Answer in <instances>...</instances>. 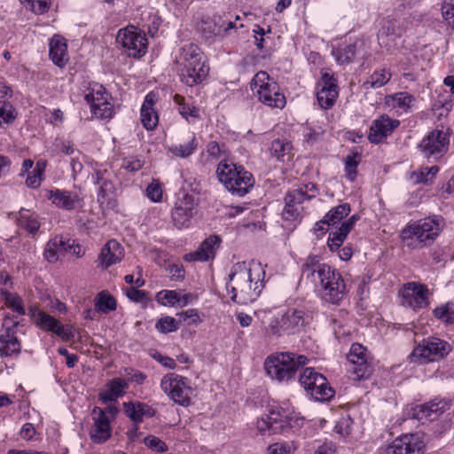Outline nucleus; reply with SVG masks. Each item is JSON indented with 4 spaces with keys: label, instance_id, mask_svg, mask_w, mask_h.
Instances as JSON below:
<instances>
[{
    "label": "nucleus",
    "instance_id": "f257e3e1",
    "mask_svg": "<svg viewBox=\"0 0 454 454\" xmlns=\"http://www.w3.org/2000/svg\"><path fill=\"white\" fill-rule=\"evenodd\" d=\"M264 274L260 264L249 267L245 262L235 263L226 286L231 301L241 305L254 301L263 288Z\"/></svg>",
    "mask_w": 454,
    "mask_h": 454
},
{
    "label": "nucleus",
    "instance_id": "f03ea898",
    "mask_svg": "<svg viewBox=\"0 0 454 454\" xmlns=\"http://www.w3.org/2000/svg\"><path fill=\"white\" fill-rule=\"evenodd\" d=\"M302 277L314 283H319L323 298L333 304L339 303L346 293V285L339 271L325 263H320L319 257H307L301 267Z\"/></svg>",
    "mask_w": 454,
    "mask_h": 454
},
{
    "label": "nucleus",
    "instance_id": "7ed1b4c3",
    "mask_svg": "<svg viewBox=\"0 0 454 454\" xmlns=\"http://www.w3.org/2000/svg\"><path fill=\"white\" fill-rule=\"evenodd\" d=\"M175 61L180 80L187 86L201 83L208 74L209 67L206 64L204 54L194 43L180 47Z\"/></svg>",
    "mask_w": 454,
    "mask_h": 454
},
{
    "label": "nucleus",
    "instance_id": "20e7f679",
    "mask_svg": "<svg viewBox=\"0 0 454 454\" xmlns=\"http://www.w3.org/2000/svg\"><path fill=\"white\" fill-rule=\"evenodd\" d=\"M309 359L294 352H275L264 361L267 375L278 382H289L295 378L298 370L308 364Z\"/></svg>",
    "mask_w": 454,
    "mask_h": 454
},
{
    "label": "nucleus",
    "instance_id": "39448f33",
    "mask_svg": "<svg viewBox=\"0 0 454 454\" xmlns=\"http://www.w3.org/2000/svg\"><path fill=\"white\" fill-rule=\"evenodd\" d=\"M442 223V218L437 215L415 221L403 229L402 241L406 247L413 249L427 247L438 237Z\"/></svg>",
    "mask_w": 454,
    "mask_h": 454
},
{
    "label": "nucleus",
    "instance_id": "423d86ee",
    "mask_svg": "<svg viewBox=\"0 0 454 454\" xmlns=\"http://www.w3.org/2000/svg\"><path fill=\"white\" fill-rule=\"evenodd\" d=\"M216 175L224 187L239 197L245 196L254 184L250 172L247 171L243 166L237 165L226 158L219 162Z\"/></svg>",
    "mask_w": 454,
    "mask_h": 454
},
{
    "label": "nucleus",
    "instance_id": "0eeeda50",
    "mask_svg": "<svg viewBox=\"0 0 454 454\" xmlns=\"http://www.w3.org/2000/svg\"><path fill=\"white\" fill-rule=\"evenodd\" d=\"M250 87L254 96L265 106L278 109L285 107L286 97L278 82L267 72L256 73L250 82Z\"/></svg>",
    "mask_w": 454,
    "mask_h": 454
},
{
    "label": "nucleus",
    "instance_id": "6e6552de",
    "mask_svg": "<svg viewBox=\"0 0 454 454\" xmlns=\"http://www.w3.org/2000/svg\"><path fill=\"white\" fill-rule=\"evenodd\" d=\"M308 317L303 307L288 308L281 317L270 320L267 332L278 337L283 334H294L305 325Z\"/></svg>",
    "mask_w": 454,
    "mask_h": 454
},
{
    "label": "nucleus",
    "instance_id": "1a4fd4ad",
    "mask_svg": "<svg viewBox=\"0 0 454 454\" xmlns=\"http://www.w3.org/2000/svg\"><path fill=\"white\" fill-rule=\"evenodd\" d=\"M84 100L90 106L92 116L97 119L105 120L111 119L114 114L112 97L103 87L98 82H91L84 90Z\"/></svg>",
    "mask_w": 454,
    "mask_h": 454
},
{
    "label": "nucleus",
    "instance_id": "9d476101",
    "mask_svg": "<svg viewBox=\"0 0 454 454\" xmlns=\"http://www.w3.org/2000/svg\"><path fill=\"white\" fill-rule=\"evenodd\" d=\"M317 194V186L309 183L299 188L289 191L285 197V208L283 215L286 220H295L301 216L303 203L315 198Z\"/></svg>",
    "mask_w": 454,
    "mask_h": 454
},
{
    "label": "nucleus",
    "instance_id": "9b49d317",
    "mask_svg": "<svg viewBox=\"0 0 454 454\" xmlns=\"http://www.w3.org/2000/svg\"><path fill=\"white\" fill-rule=\"evenodd\" d=\"M299 381L303 388L317 401H326L334 395L326 378L311 367L305 368Z\"/></svg>",
    "mask_w": 454,
    "mask_h": 454
},
{
    "label": "nucleus",
    "instance_id": "f8f14e48",
    "mask_svg": "<svg viewBox=\"0 0 454 454\" xmlns=\"http://www.w3.org/2000/svg\"><path fill=\"white\" fill-rule=\"evenodd\" d=\"M451 351V345L439 338H427L416 346L411 354L414 362L427 363L447 356Z\"/></svg>",
    "mask_w": 454,
    "mask_h": 454
},
{
    "label": "nucleus",
    "instance_id": "ddd939ff",
    "mask_svg": "<svg viewBox=\"0 0 454 454\" xmlns=\"http://www.w3.org/2000/svg\"><path fill=\"white\" fill-rule=\"evenodd\" d=\"M160 387L175 403L183 406L190 404L192 388L187 378L168 373L162 378Z\"/></svg>",
    "mask_w": 454,
    "mask_h": 454
},
{
    "label": "nucleus",
    "instance_id": "4468645a",
    "mask_svg": "<svg viewBox=\"0 0 454 454\" xmlns=\"http://www.w3.org/2000/svg\"><path fill=\"white\" fill-rule=\"evenodd\" d=\"M401 304L414 311L426 309L429 305L430 291L419 282H408L399 291Z\"/></svg>",
    "mask_w": 454,
    "mask_h": 454
},
{
    "label": "nucleus",
    "instance_id": "2eb2a0df",
    "mask_svg": "<svg viewBox=\"0 0 454 454\" xmlns=\"http://www.w3.org/2000/svg\"><path fill=\"white\" fill-rule=\"evenodd\" d=\"M449 144L448 131L434 129L421 140L419 147L424 157L437 160L448 152Z\"/></svg>",
    "mask_w": 454,
    "mask_h": 454
},
{
    "label": "nucleus",
    "instance_id": "dca6fc26",
    "mask_svg": "<svg viewBox=\"0 0 454 454\" xmlns=\"http://www.w3.org/2000/svg\"><path fill=\"white\" fill-rule=\"evenodd\" d=\"M116 41L126 49L129 57L139 58L146 52L147 38L144 33L133 26L119 30Z\"/></svg>",
    "mask_w": 454,
    "mask_h": 454
},
{
    "label": "nucleus",
    "instance_id": "f3484780",
    "mask_svg": "<svg viewBox=\"0 0 454 454\" xmlns=\"http://www.w3.org/2000/svg\"><path fill=\"white\" fill-rule=\"evenodd\" d=\"M197 203L194 196L189 193H179L171 210L174 225L178 228H187L196 213Z\"/></svg>",
    "mask_w": 454,
    "mask_h": 454
},
{
    "label": "nucleus",
    "instance_id": "a211bd4d",
    "mask_svg": "<svg viewBox=\"0 0 454 454\" xmlns=\"http://www.w3.org/2000/svg\"><path fill=\"white\" fill-rule=\"evenodd\" d=\"M29 315L35 324L41 329L52 332L65 340H69L74 337V329L72 326L63 325L59 320L40 309L36 307L30 308Z\"/></svg>",
    "mask_w": 454,
    "mask_h": 454
},
{
    "label": "nucleus",
    "instance_id": "6ab92c4d",
    "mask_svg": "<svg viewBox=\"0 0 454 454\" xmlns=\"http://www.w3.org/2000/svg\"><path fill=\"white\" fill-rule=\"evenodd\" d=\"M288 426L287 414L280 407H272L268 414L262 416L256 423L262 434H281Z\"/></svg>",
    "mask_w": 454,
    "mask_h": 454
},
{
    "label": "nucleus",
    "instance_id": "aec40b11",
    "mask_svg": "<svg viewBox=\"0 0 454 454\" xmlns=\"http://www.w3.org/2000/svg\"><path fill=\"white\" fill-rule=\"evenodd\" d=\"M403 28L401 21L395 19H385L378 33V41L380 47L393 51L401 43Z\"/></svg>",
    "mask_w": 454,
    "mask_h": 454
},
{
    "label": "nucleus",
    "instance_id": "412c9836",
    "mask_svg": "<svg viewBox=\"0 0 454 454\" xmlns=\"http://www.w3.org/2000/svg\"><path fill=\"white\" fill-rule=\"evenodd\" d=\"M425 442L418 434H404L394 440L384 450L385 454H423Z\"/></svg>",
    "mask_w": 454,
    "mask_h": 454
},
{
    "label": "nucleus",
    "instance_id": "4be33fe9",
    "mask_svg": "<svg viewBox=\"0 0 454 454\" xmlns=\"http://www.w3.org/2000/svg\"><path fill=\"white\" fill-rule=\"evenodd\" d=\"M111 173L106 169H98L92 175L93 182L98 185V201L102 207L114 206V187L110 180Z\"/></svg>",
    "mask_w": 454,
    "mask_h": 454
},
{
    "label": "nucleus",
    "instance_id": "5701e85b",
    "mask_svg": "<svg viewBox=\"0 0 454 454\" xmlns=\"http://www.w3.org/2000/svg\"><path fill=\"white\" fill-rule=\"evenodd\" d=\"M317 98L320 106L323 109L331 108L339 95L338 86L333 76L326 73L324 74L321 80L317 82Z\"/></svg>",
    "mask_w": 454,
    "mask_h": 454
},
{
    "label": "nucleus",
    "instance_id": "b1692460",
    "mask_svg": "<svg viewBox=\"0 0 454 454\" xmlns=\"http://www.w3.org/2000/svg\"><path fill=\"white\" fill-rule=\"evenodd\" d=\"M222 239L217 235H211L207 238L200 247L192 253L184 255L185 262H207L215 258L216 251L219 249Z\"/></svg>",
    "mask_w": 454,
    "mask_h": 454
},
{
    "label": "nucleus",
    "instance_id": "393cba45",
    "mask_svg": "<svg viewBox=\"0 0 454 454\" xmlns=\"http://www.w3.org/2000/svg\"><path fill=\"white\" fill-rule=\"evenodd\" d=\"M399 125L400 121L398 120L390 118L387 114H382L373 121L370 128L368 139L372 143L379 144L388 137Z\"/></svg>",
    "mask_w": 454,
    "mask_h": 454
},
{
    "label": "nucleus",
    "instance_id": "a878e982",
    "mask_svg": "<svg viewBox=\"0 0 454 454\" xmlns=\"http://www.w3.org/2000/svg\"><path fill=\"white\" fill-rule=\"evenodd\" d=\"M348 360L355 365L354 373L356 379H366L372 372V367L368 364V356L366 348L359 343L352 344L348 354Z\"/></svg>",
    "mask_w": 454,
    "mask_h": 454
},
{
    "label": "nucleus",
    "instance_id": "bb28decb",
    "mask_svg": "<svg viewBox=\"0 0 454 454\" xmlns=\"http://www.w3.org/2000/svg\"><path fill=\"white\" fill-rule=\"evenodd\" d=\"M94 424L90 430V438L95 443H102L110 438L112 429L106 411L95 407L92 411Z\"/></svg>",
    "mask_w": 454,
    "mask_h": 454
},
{
    "label": "nucleus",
    "instance_id": "cd10ccee",
    "mask_svg": "<svg viewBox=\"0 0 454 454\" xmlns=\"http://www.w3.org/2000/svg\"><path fill=\"white\" fill-rule=\"evenodd\" d=\"M366 54V43L362 39H356L353 43L333 50V55L340 65L348 64L352 62L356 56L361 55L364 57Z\"/></svg>",
    "mask_w": 454,
    "mask_h": 454
},
{
    "label": "nucleus",
    "instance_id": "c85d7f7f",
    "mask_svg": "<svg viewBox=\"0 0 454 454\" xmlns=\"http://www.w3.org/2000/svg\"><path fill=\"white\" fill-rule=\"evenodd\" d=\"M447 409V403L443 401H431L429 403L417 405L412 409V418L422 421H433L442 414Z\"/></svg>",
    "mask_w": 454,
    "mask_h": 454
},
{
    "label": "nucleus",
    "instance_id": "c756f323",
    "mask_svg": "<svg viewBox=\"0 0 454 454\" xmlns=\"http://www.w3.org/2000/svg\"><path fill=\"white\" fill-rule=\"evenodd\" d=\"M45 197L57 207L65 210H73L80 201L76 192L59 189L46 190Z\"/></svg>",
    "mask_w": 454,
    "mask_h": 454
},
{
    "label": "nucleus",
    "instance_id": "7c9ffc66",
    "mask_svg": "<svg viewBox=\"0 0 454 454\" xmlns=\"http://www.w3.org/2000/svg\"><path fill=\"white\" fill-rule=\"evenodd\" d=\"M123 257L124 250L121 244L115 239H111L101 248L98 260L103 269H107L121 262Z\"/></svg>",
    "mask_w": 454,
    "mask_h": 454
},
{
    "label": "nucleus",
    "instance_id": "2f4dec72",
    "mask_svg": "<svg viewBox=\"0 0 454 454\" xmlns=\"http://www.w3.org/2000/svg\"><path fill=\"white\" fill-rule=\"evenodd\" d=\"M124 412L134 423H141L145 418H152L155 411L150 405L141 402L123 403Z\"/></svg>",
    "mask_w": 454,
    "mask_h": 454
},
{
    "label": "nucleus",
    "instance_id": "473e14b6",
    "mask_svg": "<svg viewBox=\"0 0 454 454\" xmlns=\"http://www.w3.org/2000/svg\"><path fill=\"white\" fill-rule=\"evenodd\" d=\"M358 219L359 216L357 215H353L347 221L343 222L337 231L330 233L327 245L331 251L338 250L340 247Z\"/></svg>",
    "mask_w": 454,
    "mask_h": 454
},
{
    "label": "nucleus",
    "instance_id": "72a5a7b5",
    "mask_svg": "<svg viewBox=\"0 0 454 454\" xmlns=\"http://www.w3.org/2000/svg\"><path fill=\"white\" fill-rule=\"evenodd\" d=\"M155 101V94L150 92L146 95L141 107V122L148 130H153L157 126L159 121L158 114L153 108Z\"/></svg>",
    "mask_w": 454,
    "mask_h": 454
},
{
    "label": "nucleus",
    "instance_id": "f704fd0d",
    "mask_svg": "<svg viewBox=\"0 0 454 454\" xmlns=\"http://www.w3.org/2000/svg\"><path fill=\"white\" fill-rule=\"evenodd\" d=\"M127 388L128 383L125 380L115 378L110 380L100 391L99 399L103 403L115 401L125 394Z\"/></svg>",
    "mask_w": 454,
    "mask_h": 454
},
{
    "label": "nucleus",
    "instance_id": "c9c22d12",
    "mask_svg": "<svg viewBox=\"0 0 454 454\" xmlns=\"http://www.w3.org/2000/svg\"><path fill=\"white\" fill-rule=\"evenodd\" d=\"M49 46L50 58L53 63L60 67H64L68 59L65 38L56 35L51 38Z\"/></svg>",
    "mask_w": 454,
    "mask_h": 454
},
{
    "label": "nucleus",
    "instance_id": "e433bc0d",
    "mask_svg": "<svg viewBox=\"0 0 454 454\" xmlns=\"http://www.w3.org/2000/svg\"><path fill=\"white\" fill-rule=\"evenodd\" d=\"M391 77L392 74L389 69H377L364 82L363 87L365 90L381 88L390 81Z\"/></svg>",
    "mask_w": 454,
    "mask_h": 454
},
{
    "label": "nucleus",
    "instance_id": "4c0bfd02",
    "mask_svg": "<svg viewBox=\"0 0 454 454\" xmlns=\"http://www.w3.org/2000/svg\"><path fill=\"white\" fill-rule=\"evenodd\" d=\"M64 239L55 237L49 240L44 248V258L49 262H55L59 260V254L64 252Z\"/></svg>",
    "mask_w": 454,
    "mask_h": 454
},
{
    "label": "nucleus",
    "instance_id": "58836bf2",
    "mask_svg": "<svg viewBox=\"0 0 454 454\" xmlns=\"http://www.w3.org/2000/svg\"><path fill=\"white\" fill-rule=\"evenodd\" d=\"M116 307V300L106 291L100 292L95 297V309L98 312L107 314L115 310Z\"/></svg>",
    "mask_w": 454,
    "mask_h": 454
},
{
    "label": "nucleus",
    "instance_id": "ea45409f",
    "mask_svg": "<svg viewBox=\"0 0 454 454\" xmlns=\"http://www.w3.org/2000/svg\"><path fill=\"white\" fill-rule=\"evenodd\" d=\"M198 147V142L194 135H192L188 141L184 144H175L168 147L169 152L180 158H186L192 155Z\"/></svg>",
    "mask_w": 454,
    "mask_h": 454
},
{
    "label": "nucleus",
    "instance_id": "a19ab883",
    "mask_svg": "<svg viewBox=\"0 0 454 454\" xmlns=\"http://www.w3.org/2000/svg\"><path fill=\"white\" fill-rule=\"evenodd\" d=\"M174 102L178 105L179 114L188 121H192L199 118V109L196 106L187 103L183 96L178 94L175 95Z\"/></svg>",
    "mask_w": 454,
    "mask_h": 454
},
{
    "label": "nucleus",
    "instance_id": "79ce46f5",
    "mask_svg": "<svg viewBox=\"0 0 454 454\" xmlns=\"http://www.w3.org/2000/svg\"><path fill=\"white\" fill-rule=\"evenodd\" d=\"M392 101V106L403 112H408L415 102V98L407 92H397L387 98V103Z\"/></svg>",
    "mask_w": 454,
    "mask_h": 454
},
{
    "label": "nucleus",
    "instance_id": "37998d69",
    "mask_svg": "<svg viewBox=\"0 0 454 454\" xmlns=\"http://www.w3.org/2000/svg\"><path fill=\"white\" fill-rule=\"evenodd\" d=\"M350 213V206L348 203L340 204L332 208L326 215L325 219L328 225L333 226L339 223Z\"/></svg>",
    "mask_w": 454,
    "mask_h": 454
},
{
    "label": "nucleus",
    "instance_id": "c03bdc74",
    "mask_svg": "<svg viewBox=\"0 0 454 454\" xmlns=\"http://www.w3.org/2000/svg\"><path fill=\"white\" fill-rule=\"evenodd\" d=\"M20 227L27 230L30 233H35L39 229V222L28 210L21 209L18 218Z\"/></svg>",
    "mask_w": 454,
    "mask_h": 454
},
{
    "label": "nucleus",
    "instance_id": "a18cd8bd",
    "mask_svg": "<svg viewBox=\"0 0 454 454\" xmlns=\"http://www.w3.org/2000/svg\"><path fill=\"white\" fill-rule=\"evenodd\" d=\"M200 30L202 35L207 40L219 38L222 35V30H219L217 27L216 15H214L210 19L203 20Z\"/></svg>",
    "mask_w": 454,
    "mask_h": 454
},
{
    "label": "nucleus",
    "instance_id": "49530a36",
    "mask_svg": "<svg viewBox=\"0 0 454 454\" xmlns=\"http://www.w3.org/2000/svg\"><path fill=\"white\" fill-rule=\"evenodd\" d=\"M19 321L14 317L6 316L4 319L3 327L0 331V342H6L15 337V329Z\"/></svg>",
    "mask_w": 454,
    "mask_h": 454
},
{
    "label": "nucleus",
    "instance_id": "de8ad7c7",
    "mask_svg": "<svg viewBox=\"0 0 454 454\" xmlns=\"http://www.w3.org/2000/svg\"><path fill=\"white\" fill-rule=\"evenodd\" d=\"M216 22L218 29L222 30V35L219 38H224L231 35L232 32H236L237 30L235 21H233L227 14H223V16L216 15Z\"/></svg>",
    "mask_w": 454,
    "mask_h": 454
},
{
    "label": "nucleus",
    "instance_id": "09e8293b",
    "mask_svg": "<svg viewBox=\"0 0 454 454\" xmlns=\"http://www.w3.org/2000/svg\"><path fill=\"white\" fill-rule=\"evenodd\" d=\"M293 146L290 142L286 139H275L271 142L270 151L278 160H281L284 156L290 153Z\"/></svg>",
    "mask_w": 454,
    "mask_h": 454
},
{
    "label": "nucleus",
    "instance_id": "8fccbe9b",
    "mask_svg": "<svg viewBox=\"0 0 454 454\" xmlns=\"http://www.w3.org/2000/svg\"><path fill=\"white\" fill-rule=\"evenodd\" d=\"M177 294V290H161L156 294L155 301L162 306L176 307Z\"/></svg>",
    "mask_w": 454,
    "mask_h": 454
},
{
    "label": "nucleus",
    "instance_id": "3c124183",
    "mask_svg": "<svg viewBox=\"0 0 454 454\" xmlns=\"http://www.w3.org/2000/svg\"><path fill=\"white\" fill-rule=\"evenodd\" d=\"M438 171L439 168L436 166H432L431 168H421L418 171L413 172L411 177L414 178V181L417 184H427L432 181Z\"/></svg>",
    "mask_w": 454,
    "mask_h": 454
},
{
    "label": "nucleus",
    "instance_id": "603ef678",
    "mask_svg": "<svg viewBox=\"0 0 454 454\" xmlns=\"http://www.w3.org/2000/svg\"><path fill=\"white\" fill-rule=\"evenodd\" d=\"M44 162L38 161L35 168L31 173L28 174L26 179V184L30 188H37L40 186L43 180V175L44 171Z\"/></svg>",
    "mask_w": 454,
    "mask_h": 454
},
{
    "label": "nucleus",
    "instance_id": "864d4df0",
    "mask_svg": "<svg viewBox=\"0 0 454 454\" xmlns=\"http://www.w3.org/2000/svg\"><path fill=\"white\" fill-rule=\"evenodd\" d=\"M359 161L360 156L357 153L349 154L345 159V176L351 182L356 177Z\"/></svg>",
    "mask_w": 454,
    "mask_h": 454
},
{
    "label": "nucleus",
    "instance_id": "5fc2aeb1",
    "mask_svg": "<svg viewBox=\"0 0 454 454\" xmlns=\"http://www.w3.org/2000/svg\"><path fill=\"white\" fill-rule=\"evenodd\" d=\"M155 328L161 333H168L176 332L179 328V324L173 317L166 316L157 321Z\"/></svg>",
    "mask_w": 454,
    "mask_h": 454
},
{
    "label": "nucleus",
    "instance_id": "6e6d98bb",
    "mask_svg": "<svg viewBox=\"0 0 454 454\" xmlns=\"http://www.w3.org/2000/svg\"><path fill=\"white\" fill-rule=\"evenodd\" d=\"M3 346L0 348V356L2 357L17 356L20 352V343L17 338H12L11 340L2 342Z\"/></svg>",
    "mask_w": 454,
    "mask_h": 454
},
{
    "label": "nucleus",
    "instance_id": "4d7b16f0",
    "mask_svg": "<svg viewBox=\"0 0 454 454\" xmlns=\"http://www.w3.org/2000/svg\"><path fill=\"white\" fill-rule=\"evenodd\" d=\"M7 306L19 315H25V309L20 296L5 292L4 294Z\"/></svg>",
    "mask_w": 454,
    "mask_h": 454
},
{
    "label": "nucleus",
    "instance_id": "13d9d810",
    "mask_svg": "<svg viewBox=\"0 0 454 454\" xmlns=\"http://www.w3.org/2000/svg\"><path fill=\"white\" fill-rule=\"evenodd\" d=\"M55 145L60 153L74 156L75 154L81 155L80 151L75 147L74 144L70 140L57 139Z\"/></svg>",
    "mask_w": 454,
    "mask_h": 454
},
{
    "label": "nucleus",
    "instance_id": "bf43d9fd",
    "mask_svg": "<svg viewBox=\"0 0 454 454\" xmlns=\"http://www.w3.org/2000/svg\"><path fill=\"white\" fill-rule=\"evenodd\" d=\"M353 420L349 416L341 417L336 423L334 430L341 436L348 435L352 431Z\"/></svg>",
    "mask_w": 454,
    "mask_h": 454
},
{
    "label": "nucleus",
    "instance_id": "052dcab7",
    "mask_svg": "<svg viewBox=\"0 0 454 454\" xmlns=\"http://www.w3.org/2000/svg\"><path fill=\"white\" fill-rule=\"evenodd\" d=\"M144 443L153 451L163 453L168 450L166 443L154 435H148L144 439Z\"/></svg>",
    "mask_w": 454,
    "mask_h": 454
},
{
    "label": "nucleus",
    "instance_id": "680f3d73",
    "mask_svg": "<svg viewBox=\"0 0 454 454\" xmlns=\"http://www.w3.org/2000/svg\"><path fill=\"white\" fill-rule=\"evenodd\" d=\"M15 119L12 106L5 101L0 102V125L2 123H10Z\"/></svg>",
    "mask_w": 454,
    "mask_h": 454
},
{
    "label": "nucleus",
    "instance_id": "e2e57ef3",
    "mask_svg": "<svg viewBox=\"0 0 454 454\" xmlns=\"http://www.w3.org/2000/svg\"><path fill=\"white\" fill-rule=\"evenodd\" d=\"M64 252L75 255L77 258H81L85 254V249L80 244L76 243L74 239H64Z\"/></svg>",
    "mask_w": 454,
    "mask_h": 454
},
{
    "label": "nucleus",
    "instance_id": "0e129e2a",
    "mask_svg": "<svg viewBox=\"0 0 454 454\" xmlns=\"http://www.w3.org/2000/svg\"><path fill=\"white\" fill-rule=\"evenodd\" d=\"M441 10L443 19L454 27V0H443Z\"/></svg>",
    "mask_w": 454,
    "mask_h": 454
},
{
    "label": "nucleus",
    "instance_id": "69168bd1",
    "mask_svg": "<svg viewBox=\"0 0 454 454\" xmlns=\"http://www.w3.org/2000/svg\"><path fill=\"white\" fill-rule=\"evenodd\" d=\"M207 153L212 160H216L221 157H225L226 151L224 145H220L215 141H211L207 145Z\"/></svg>",
    "mask_w": 454,
    "mask_h": 454
},
{
    "label": "nucleus",
    "instance_id": "338daca9",
    "mask_svg": "<svg viewBox=\"0 0 454 454\" xmlns=\"http://www.w3.org/2000/svg\"><path fill=\"white\" fill-rule=\"evenodd\" d=\"M434 315L442 321L452 324L454 323V311L450 310L448 306H441L434 310Z\"/></svg>",
    "mask_w": 454,
    "mask_h": 454
},
{
    "label": "nucleus",
    "instance_id": "774afa93",
    "mask_svg": "<svg viewBox=\"0 0 454 454\" xmlns=\"http://www.w3.org/2000/svg\"><path fill=\"white\" fill-rule=\"evenodd\" d=\"M292 447L287 442H276L269 446L267 454H289Z\"/></svg>",
    "mask_w": 454,
    "mask_h": 454
}]
</instances>
